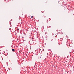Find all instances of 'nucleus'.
I'll list each match as a JSON object with an SVG mask.
<instances>
[{
    "instance_id": "nucleus-3",
    "label": "nucleus",
    "mask_w": 74,
    "mask_h": 74,
    "mask_svg": "<svg viewBox=\"0 0 74 74\" xmlns=\"http://www.w3.org/2000/svg\"><path fill=\"white\" fill-rule=\"evenodd\" d=\"M42 12V13H43V12H44V11H43V12Z\"/></svg>"
},
{
    "instance_id": "nucleus-1",
    "label": "nucleus",
    "mask_w": 74,
    "mask_h": 74,
    "mask_svg": "<svg viewBox=\"0 0 74 74\" xmlns=\"http://www.w3.org/2000/svg\"><path fill=\"white\" fill-rule=\"evenodd\" d=\"M12 50L13 51V52H14V51H15V50L14 49H12Z\"/></svg>"
},
{
    "instance_id": "nucleus-2",
    "label": "nucleus",
    "mask_w": 74,
    "mask_h": 74,
    "mask_svg": "<svg viewBox=\"0 0 74 74\" xmlns=\"http://www.w3.org/2000/svg\"><path fill=\"white\" fill-rule=\"evenodd\" d=\"M33 18V16H31V18Z\"/></svg>"
}]
</instances>
